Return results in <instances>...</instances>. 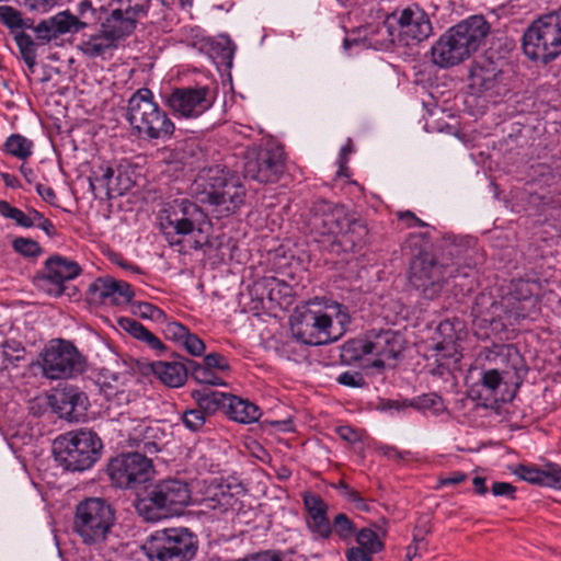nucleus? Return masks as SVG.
<instances>
[{
	"label": "nucleus",
	"instance_id": "f257e3e1",
	"mask_svg": "<svg viewBox=\"0 0 561 561\" xmlns=\"http://www.w3.org/2000/svg\"><path fill=\"white\" fill-rule=\"evenodd\" d=\"M350 323L351 317L341 304L331 302L324 308L319 304H309L295 310L290 330L297 342L323 345L342 337Z\"/></svg>",
	"mask_w": 561,
	"mask_h": 561
},
{
	"label": "nucleus",
	"instance_id": "f03ea898",
	"mask_svg": "<svg viewBox=\"0 0 561 561\" xmlns=\"http://www.w3.org/2000/svg\"><path fill=\"white\" fill-rule=\"evenodd\" d=\"M490 25L482 15H472L449 28L432 46L431 55L435 65L449 68L462 62L479 49Z\"/></svg>",
	"mask_w": 561,
	"mask_h": 561
},
{
	"label": "nucleus",
	"instance_id": "7ed1b4c3",
	"mask_svg": "<svg viewBox=\"0 0 561 561\" xmlns=\"http://www.w3.org/2000/svg\"><path fill=\"white\" fill-rule=\"evenodd\" d=\"M426 238L427 232L410 233L404 241L403 250H410L411 254L417 252L410 263V285L424 298L434 299L442 293L448 278L458 276V267L445 265L437 254L434 256L423 252Z\"/></svg>",
	"mask_w": 561,
	"mask_h": 561
},
{
	"label": "nucleus",
	"instance_id": "20e7f679",
	"mask_svg": "<svg viewBox=\"0 0 561 561\" xmlns=\"http://www.w3.org/2000/svg\"><path fill=\"white\" fill-rule=\"evenodd\" d=\"M104 426L117 446L135 447L145 454L159 451L165 438V432L158 422L139 417L129 410L119 412Z\"/></svg>",
	"mask_w": 561,
	"mask_h": 561
},
{
	"label": "nucleus",
	"instance_id": "39448f33",
	"mask_svg": "<svg viewBox=\"0 0 561 561\" xmlns=\"http://www.w3.org/2000/svg\"><path fill=\"white\" fill-rule=\"evenodd\" d=\"M192 500L188 484L179 479H164L146 490L135 502L139 516L156 522L169 515L180 514Z\"/></svg>",
	"mask_w": 561,
	"mask_h": 561
},
{
	"label": "nucleus",
	"instance_id": "423d86ee",
	"mask_svg": "<svg viewBox=\"0 0 561 561\" xmlns=\"http://www.w3.org/2000/svg\"><path fill=\"white\" fill-rule=\"evenodd\" d=\"M127 119L138 135L148 140L170 139L175 130L174 123L153 101L152 92L142 88L128 101Z\"/></svg>",
	"mask_w": 561,
	"mask_h": 561
},
{
	"label": "nucleus",
	"instance_id": "0eeeda50",
	"mask_svg": "<svg viewBox=\"0 0 561 561\" xmlns=\"http://www.w3.org/2000/svg\"><path fill=\"white\" fill-rule=\"evenodd\" d=\"M149 561H191L197 552V537L184 527L153 531L142 543Z\"/></svg>",
	"mask_w": 561,
	"mask_h": 561
},
{
	"label": "nucleus",
	"instance_id": "6e6552de",
	"mask_svg": "<svg viewBox=\"0 0 561 561\" xmlns=\"http://www.w3.org/2000/svg\"><path fill=\"white\" fill-rule=\"evenodd\" d=\"M102 442L92 431L69 432L54 443L56 461L69 471L90 469L101 457Z\"/></svg>",
	"mask_w": 561,
	"mask_h": 561
},
{
	"label": "nucleus",
	"instance_id": "1a4fd4ad",
	"mask_svg": "<svg viewBox=\"0 0 561 561\" xmlns=\"http://www.w3.org/2000/svg\"><path fill=\"white\" fill-rule=\"evenodd\" d=\"M525 55L545 64L561 54V7L534 21L523 36Z\"/></svg>",
	"mask_w": 561,
	"mask_h": 561
},
{
	"label": "nucleus",
	"instance_id": "9d476101",
	"mask_svg": "<svg viewBox=\"0 0 561 561\" xmlns=\"http://www.w3.org/2000/svg\"><path fill=\"white\" fill-rule=\"evenodd\" d=\"M402 336L392 330H371L365 339L352 340L342 347V356L359 360L365 355H374L371 366L383 368L385 362L394 359L402 351Z\"/></svg>",
	"mask_w": 561,
	"mask_h": 561
},
{
	"label": "nucleus",
	"instance_id": "9b49d317",
	"mask_svg": "<svg viewBox=\"0 0 561 561\" xmlns=\"http://www.w3.org/2000/svg\"><path fill=\"white\" fill-rule=\"evenodd\" d=\"M114 520L111 505L102 499L91 497L77 505L75 529L84 543L96 545L105 541Z\"/></svg>",
	"mask_w": 561,
	"mask_h": 561
},
{
	"label": "nucleus",
	"instance_id": "f8f14e48",
	"mask_svg": "<svg viewBox=\"0 0 561 561\" xmlns=\"http://www.w3.org/2000/svg\"><path fill=\"white\" fill-rule=\"evenodd\" d=\"M41 367L48 379H66L82 373L84 360L70 342L51 340L41 354Z\"/></svg>",
	"mask_w": 561,
	"mask_h": 561
},
{
	"label": "nucleus",
	"instance_id": "ddd939ff",
	"mask_svg": "<svg viewBox=\"0 0 561 561\" xmlns=\"http://www.w3.org/2000/svg\"><path fill=\"white\" fill-rule=\"evenodd\" d=\"M107 473L116 486L121 489H136L154 474L152 461L140 453L122 454L107 465Z\"/></svg>",
	"mask_w": 561,
	"mask_h": 561
},
{
	"label": "nucleus",
	"instance_id": "4468645a",
	"mask_svg": "<svg viewBox=\"0 0 561 561\" xmlns=\"http://www.w3.org/2000/svg\"><path fill=\"white\" fill-rule=\"evenodd\" d=\"M90 188L95 197L121 196L134 185L125 168L112 161H95L89 175Z\"/></svg>",
	"mask_w": 561,
	"mask_h": 561
},
{
	"label": "nucleus",
	"instance_id": "2eb2a0df",
	"mask_svg": "<svg viewBox=\"0 0 561 561\" xmlns=\"http://www.w3.org/2000/svg\"><path fill=\"white\" fill-rule=\"evenodd\" d=\"M284 152L277 147L248 150L243 175L260 183L276 182L284 172Z\"/></svg>",
	"mask_w": 561,
	"mask_h": 561
},
{
	"label": "nucleus",
	"instance_id": "dca6fc26",
	"mask_svg": "<svg viewBox=\"0 0 561 561\" xmlns=\"http://www.w3.org/2000/svg\"><path fill=\"white\" fill-rule=\"evenodd\" d=\"M214 104L208 87L175 88L167 99V105L174 115L195 119L206 113Z\"/></svg>",
	"mask_w": 561,
	"mask_h": 561
},
{
	"label": "nucleus",
	"instance_id": "f3484780",
	"mask_svg": "<svg viewBox=\"0 0 561 561\" xmlns=\"http://www.w3.org/2000/svg\"><path fill=\"white\" fill-rule=\"evenodd\" d=\"M149 5L150 0H119V7L102 23V30L115 42L128 36L136 22L147 14Z\"/></svg>",
	"mask_w": 561,
	"mask_h": 561
},
{
	"label": "nucleus",
	"instance_id": "a211bd4d",
	"mask_svg": "<svg viewBox=\"0 0 561 561\" xmlns=\"http://www.w3.org/2000/svg\"><path fill=\"white\" fill-rule=\"evenodd\" d=\"M435 251L445 265L458 267V275H460L462 267H470L472 264L477 251V239L472 236L447 232L436 240ZM463 275L467 274L463 272Z\"/></svg>",
	"mask_w": 561,
	"mask_h": 561
},
{
	"label": "nucleus",
	"instance_id": "6ab92c4d",
	"mask_svg": "<svg viewBox=\"0 0 561 561\" xmlns=\"http://www.w3.org/2000/svg\"><path fill=\"white\" fill-rule=\"evenodd\" d=\"M394 20L399 27V33L402 38L413 42H422L432 34V23L427 13L419 5H409L398 12H394L391 18L378 27V32L385 31L387 35H391L388 23Z\"/></svg>",
	"mask_w": 561,
	"mask_h": 561
},
{
	"label": "nucleus",
	"instance_id": "aec40b11",
	"mask_svg": "<svg viewBox=\"0 0 561 561\" xmlns=\"http://www.w3.org/2000/svg\"><path fill=\"white\" fill-rule=\"evenodd\" d=\"M80 273L81 268L75 261L55 256L46 261L44 271L35 278V284L50 296H60L65 282L76 278Z\"/></svg>",
	"mask_w": 561,
	"mask_h": 561
},
{
	"label": "nucleus",
	"instance_id": "412c9836",
	"mask_svg": "<svg viewBox=\"0 0 561 561\" xmlns=\"http://www.w3.org/2000/svg\"><path fill=\"white\" fill-rule=\"evenodd\" d=\"M92 302L104 306H125L134 298L131 286L113 277H99L89 286Z\"/></svg>",
	"mask_w": 561,
	"mask_h": 561
},
{
	"label": "nucleus",
	"instance_id": "4be33fe9",
	"mask_svg": "<svg viewBox=\"0 0 561 561\" xmlns=\"http://www.w3.org/2000/svg\"><path fill=\"white\" fill-rule=\"evenodd\" d=\"M306 510V525L309 531L320 539H328L332 535L331 522L328 516L329 505L324 500L312 492L302 495Z\"/></svg>",
	"mask_w": 561,
	"mask_h": 561
},
{
	"label": "nucleus",
	"instance_id": "5701e85b",
	"mask_svg": "<svg viewBox=\"0 0 561 561\" xmlns=\"http://www.w3.org/2000/svg\"><path fill=\"white\" fill-rule=\"evenodd\" d=\"M88 397L78 388L68 387L51 397V407L59 417L73 422L84 416Z\"/></svg>",
	"mask_w": 561,
	"mask_h": 561
},
{
	"label": "nucleus",
	"instance_id": "b1692460",
	"mask_svg": "<svg viewBox=\"0 0 561 561\" xmlns=\"http://www.w3.org/2000/svg\"><path fill=\"white\" fill-rule=\"evenodd\" d=\"M160 226L165 236H186L193 231L205 232L210 226L206 213H167Z\"/></svg>",
	"mask_w": 561,
	"mask_h": 561
},
{
	"label": "nucleus",
	"instance_id": "393cba45",
	"mask_svg": "<svg viewBox=\"0 0 561 561\" xmlns=\"http://www.w3.org/2000/svg\"><path fill=\"white\" fill-rule=\"evenodd\" d=\"M238 499L231 493L228 484L210 483L199 502L201 512L218 518L234 510Z\"/></svg>",
	"mask_w": 561,
	"mask_h": 561
},
{
	"label": "nucleus",
	"instance_id": "a878e982",
	"mask_svg": "<svg viewBox=\"0 0 561 561\" xmlns=\"http://www.w3.org/2000/svg\"><path fill=\"white\" fill-rule=\"evenodd\" d=\"M502 71L492 62L474 64L470 69L469 88L473 93L494 92L499 94Z\"/></svg>",
	"mask_w": 561,
	"mask_h": 561
},
{
	"label": "nucleus",
	"instance_id": "bb28decb",
	"mask_svg": "<svg viewBox=\"0 0 561 561\" xmlns=\"http://www.w3.org/2000/svg\"><path fill=\"white\" fill-rule=\"evenodd\" d=\"M515 474L533 484L561 489V467L558 465H547L542 470L534 466L520 465L516 468Z\"/></svg>",
	"mask_w": 561,
	"mask_h": 561
},
{
	"label": "nucleus",
	"instance_id": "cd10ccee",
	"mask_svg": "<svg viewBox=\"0 0 561 561\" xmlns=\"http://www.w3.org/2000/svg\"><path fill=\"white\" fill-rule=\"evenodd\" d=\"M225 413L230 420L241 424L254 423L262 415L261 409L255 403L230 393H228Z\"/></svg>",
	"mask_w": 561,
	"mask_h": 561
},
{
	"label": "nucleus",
	"instance_id": "c85d7f7f",
	"mask_svg": "<svg viewBox=\"0 0 561 561\" xmlns=\"http://www.w3.org/2000/svg\"><path fill=\"white\" fill-rule=\"evenodd\" d=\"M433 350L436 356L442 358H454L455 362L459 359L457 334L449 321H442L438 324L433 337Z\"/></svg>",
	"mask_w": 561,
	"mask_h": 561
},
{
	"label": "nucleus",
	"instance_id": "c756f323",
	"mask_svg": "<svg viewBox=\"0 0 561 561\" xmlns=\"http://www.w3.org/2000/svg\"><path fill=\"white\" fill-rule=\"evenodd\" d=\"M190 367L179 362H154L151 370L168 387L179 388L184 385Z\"/></svg>",
	"mask_w": 561,
	"mask_h": 561
},
{
	"label": "nucleus",
	"instance_id": "7c9ffc66",
	"mask_svg": "<svg viewBox=\"0 0 561 561\" xmlns=\"http://www.w3.org/2000/svg\"><path fill=\"white\" fill-rule=\"evenodd\" d=\"M213 192L208 193V201L216 206L225 205L230 202L233 208L240 207L244 191L240 186L227 182L226 179L220 178L218 183L211 184Z\"/></svg>",
	"mask_w": 561,
	"mask_h": 561
},
{
	"label": "nucleus",
	"instance_id": "2f4dec72",
	"mask_svg": "<svg viewBox=\"0 0 561 561\" xmlns=\"http://www.w3.org/2000/svg\"><path fill=\"white\" fill-rule=\"evenodd\" d=\"M117 322L124 331L129 333L133 337L146 343L151 350L159 353L165 350V346L161 340L135 319L122 317L117 320Z\"/></svg>",
	"mask_w": 561,
	"mask_h": 561
},
{
	"label": "nucleus",
	"instance_id": "473e14b6",
	"mask_svg": "<svg viewBox=\"0 0 561 561\" xmlns=\"http://www.w3.org/2000/svg\"><path fill=\"white\" fill-rule=\"evenodd\" d=\"M111 1L112 0H78L76 12L80 19L81 27H87L101 21Z\"/></svg>",
	"mask_w": 561,
	"mask_h": 561
},
{
	"label": "nucleus",
	"instance_id": "72a5a7b5",
	"mask_svg": "<svg viewBox=\"0 0 561 561\" xmlns=\"http://www.w3.org/2000/svg\"><path fill=\"white\" fill-rule=\"evenodd\" d=\"M116 47V42L102 28L99 33L89 36L80 44V49L89 58H96L105 55Z\"/></svg>",
	"mask_w": 561,
	"mask_h": 561
},
{
	"label": "nucleus",
	"instance_id": "f704fd0d",
	"mask_svg": "<svg viewBox=\"0 0 561 561\" xmlns=\"http://www.w3.org/2000/svg\"><path fill=\"white\" fill-rule=\"evenodd\" d=\"M479 385L481 387L480 394L486 399L505 400L504 397H499L501 389L505 387V382L503 381V375L497 369L483 370Z\"/></svg>",
	"mask_w": 561,
	"mask_h": 561
},
{
	"label": "nucleus",
	"instance_id": "c9c22d12",
	"mask_svg": "<svg viewBox=\"0 0 561 561\" xmlns=\"http://www.w3.org/2000/svg\"><path fill=\"white\" fill-rule=\"evenodd\" d=\"M193 398L196 400L198 409L203 413L213 414L218 409H226L228 393L220 391H195Z\"/></svg>",
	"mask_w": 561,
	"mask_h": 561
},
{
	"label": "nucleus",
	"instance_id": "e433bc0d",
	"mask_svg": "<svg viewBox=\"0 0 561 561\" xmlns=\"http://www.w3.org/2000/svg\"><path fill=\"white\" fill-rule=\"evenodd\" d=\"M493 318L491 323L497 325L500 323L502 329H507L518 324V316L514 313V306L510 302L508 297L503 298L500 302L492 304Z\"/></svg>",
	"mask_w": 561,
	"mask_h": 561
},
{
	"label": "nucleus",
	"instance_id": "4c0bfd02",
	"mask_svg": "<svg viewBox=\"0 0 561 561\" xmlns=\"http://www.w3.org/2000/svg\"><path fill=\"white\" fill-rule=\"evenodd\" d=\"M33 142L20 134H12L4 142V151L19 159L26 160L33 154Z\"/></svg>",
	"mask_w": 561,
	"mask_h": 561
},
{
	"label": "nucleus",
	"instance_id": "58836bf2",
	"mask_svg": "<svg viewBox=\"0 0 561 561\" xmlns=\"http://www.w3.org/2000/svg\"><path fill=\"white\" fill-rule=\"evenodd\" d=\"M187 365L192 370L193 378L199 382L210 386H224L225 381L221 377L217 376L214 373V369L208 368L202 364L195 363L193 360H188Z\"/></svg>",
	"mask_w": 561,
	"mask_h": 561
},
{
	"label": "nucleus",
	"instance_id": "ea45409f",
	"mask_svg": "<svg viewBox=\"0 0 561 561\" xmlns=\"http://www.w3.org/2000/svg\"><path fill=\"white\" fill-rule=\"evenodd\" d=\"M53 24H55V30L58 35L68 33V32H78L82 30L80 25V19L76 14H71L68 11L60 12L51 18Z\"/></svg>",
	"mask_w": 561,
	"mask_h": 561
},
{
	"label": "nucleus",
	"instance_id": "a19ab883",
	"mask_svg": "<svg viewBox=\"0 0 561 561\" xmlns=\"http://www.w3.org/2000/svg\"><path fill=\"white\" fill-rule=\"evenodd\" d=\"M133 312L144 319H149L157 322H162L167 319V314L162 309L147 301L134 304Z\"/></svg>",
	"mask_w": 561,
	"mask_h": 561
},
{
	"label": "nucleus",
	"instance_id": "79ce46f5",
	"mask_svg": "<svg viewBox=\"0 0 561 561\" xmlns=\"http://www.w3.org/2000/svg\"><path fill=\"white\" fill-rule=\"evenodd\" d=\"M331 528L332 533L342 540L351 538L356 531L355 525L344 513H340L334 517Z\"/></svg>",
	"mask_w": 561,
	"mask_h": 561
},
{
	"label": "nucleus",
	"instance_id": "37998d69",
	"mask_svg": "<svg viewBox=\"0 0 561 561\" xmlns=\"http://www.w3.org/2000/svg\"><path fill=\"white\" fill-rule=\"evenodd\" d=\"M356 541L359 548L367 550L370 553H376L381 550V542L377 535L368 528L359 530L356 535Z\"/></svg>",
	"mask_w": 561,
	"mask_h": 561
},
{
	"label": "nucleus",
	"instance_id": "c03bdc74",
	"mask_svg": "<svg viewBox=\"0 0 561 561\" xmlns=\"http://www.w3.org/2000/svg\"><path fill=\"white\" fill-rule=\"evenodd\" d=\"M2 354L10 363L20 362L25 356L23 344L14 339H8L2 344Z\"/></svg>",
	"mask_w": 561,
	"mask_h": 561
},
{
	"label": "nucleus",
	"instance_id": "a18cd8bd",
	"mask_svg": "<svg viewBox=\"0 0 561 561\" xmlns=\"http://www.w3.org/2000/svg\"><path fill=\"white\" fill-rule=\"evenodd\" d=\"M0 21L10 28H21L23 26L20 12L9 5H0Z\"/></svg>",
	"mask_w": 561,
	"mask_h": 561
},
{
	"label": "nucleus",
	"instance_id": "49530a36",
	"mask_svg": "<svg viewBox=\"0 0 561 561\" xmlns=\"http://www.w3.org/2000/svg\"><path fill=\"white\" fill-rule=\"evenodd\" d=\"M182 421L192 432H197L205 424V414L199 409L187 410L183 413Z\"/></svg>",
	"mask_w": 561,
	"mask_h": 561
},
{
	"label": "nucleus",
	"instance_id": "de8ad7c7",
	"mask_svg": "<svg viewBox=\"0 0 561 561\" xmlns=\"http://www.w3.org/2000/svg\"><path fill=\"white\" fill-rule=\"evenodd\" d=\"M13 248L16 252L25 256H36L41 252V248L37 242L25 238L15 239L13 241Z\"/></svg>",
	"mask_w": 561,
	"mask_h": 561
},
{
	"label": "nucleus",
	"instance_id": "09e8293b",
	"mask_svg": "<svg viewBox=\"0 0 561 561\" xmlns=\"http://www.w3.org/2000/svg\"><path fill=\"white\" fill-rule=\"evenodd\" d=\"M188 332L190 331L185 325L175 321L169 322L164 329V334L167 339L172 340L179 343L180 345L182 344Z\"/></svg>",
	"mask_w": 561,
	"mask_h": 561
},
{
	"label": "nucleus",
	"instance_id": "8fccbe9b",
	"mask_svg": "<svg viewBox=\"0 0 561 561\" xmlns=\"http://www.w3.org/2000/svg\"><path fill=\"white\" fill-rule=\"evenodd\" d=\"M36 37L43 42H49L51 39L58 38V33L55 30V24H53L51 18L49 20H45L41 22L35 28Z\"/></svg>",
	"mask_w": 561,
	"mask_h": 561
},
{
	"label": "nucleus",
	"instance_id": "3c124183",
	"mask_svg": "<svg viewBox=\"0 0 561 561\" xmlns=\"http://www.w3.org/2000/svg\"><path fill=\"white\" fill-rule=\"evenodd\" d=\"M181 345L193 356H201L205 351L204 342L191 332L187 333Z\"/></svg>",
	"mask_w": 561,
	"mask_h": 561
},
{
	"label": "nucleus",
	"instance_id": "603ef678",
	"mask_svg": "<svg viewBox=\"0 0 561 561\" xmlns=\"http://www.w3.org/2000/svg\"><path fill=\"white\" fill-rule=\"evenodd\" d=\"M417 404L421 409L433 411V413L444 410L442 398L435 393H427L419 398Z\"/></svg>",
	"mask_w": 561,
	"mask_h": 561
},
{
	"label": "nucleus",
	"instance_id": "864d4df0",
	"mask_svg": "<svg viewBox=\"0 0 561 561\" xmlns=\"http://www.w3.org/2000/svg\"><path fill=\"white\" fill-rule=\"evenodd\" d=\"M336 381L352 388H360L365 385V379L359 371H344L336 378Z\"/></svg>",
	"mask_w": 561,
	"mask_h": 561
},
{
	"label": "nucleus",
	"instance_id": "5fc2aeb1",
	"mask_svg": "<svg viewBox=\"0 0 561 561\" xmlns=\"http://www.w3.org/2000/svg\"><path fill=\"white\" fill-rule=\"evenodd\" d=\"M204 366H207L210 369H217L220 371H225L229 369V363L225 356L219 353H210L204 357Z\"/></svg>",
	"mask_w": 561,
	"mask_h": 561
},
{
	"label": "nucleus",
	"instance_id": "6e6d98bb",
	"mask_svg": "<svg viewBox=\"0 0 561 561\" xmlns=\"http://www.w3.org/2000/svg\"><path fill=\"white\" fill-rule=\"evenodd\" d=\"M5 217H9L22 227L31 228L36 225V216L39 213H2Z\"/></svg>",
	"mask_w": 561,
	"mask_h": 561
},
{
	"label": "nucleus",
	"instance_id": "4d7b16f0",
	"mask_svg": "<svg viewBox=\"0 0 561 561\" xmlns=\"http://www.w3.org/2000/svg\"><path fill=\"white\" fill-rule=\"evenodd\" d=\"M494 496H505L507 499H515L516 488L508 482H494L491 488Z\"/></svg>",
	"mask_w": 561,
	"mask_h": 561
},
{
	"label": "nucleus",
	"instance_id": "13d9d810",
	"mask_svg": "<svg viewBox=\"0 0 561 561\" xmlns=\"http://www.w3.org/2000/svg\"><path fill=\"white\" fill-rule=\"evenodd\" d=\"M58 0H23L24 5L30 10L46 12L56 4Z\"/></svg>",
	"mask_w": 561,
	"mask_h": 561
},
{
	"label": "nucleus",
	"instance_id": "bf43d9fd",
	"mask_svg": "<svg viewBox=\"0 0 561 561\" xmlns=\"http://www.w3.org/2000/svg\"><path fill=\"white\" fill-rule=\"evenodd\" d=\"M371 554L363 548H351L346 552L347 561H371Z\"/></svg>",
	"mask_w": 561,
	"mask_h": 561
},
{
	"label": "nucleus",
	"instance_id": "052dcab7",
	"mask_svg": "<svg viewBox=\"0 0 561 561\" xmlns=\"http://www.w3.org/2000/svg\"><path fill=\"white\" fill-rule=\"evenodd\" d=\"M399 220L409 228L427 227V225L415 217L414 213H398Z\"/></svg>",
	"mask_w": 561,
	"mask_h": 561
},
{
	"label": "nucleus",
	"instance_id": "680f3d73",
	"mask_svg": "<svg viewBox=\"0 0 561 561\" xmlns=\"http://www.w3.org/2000/svg\"><path fill=\"white\" fill-rule=\"evenodd\" d=\"M467 479L466 473L461 471H455L450 473L448 477L440 478L439 484L440 485H455L463 482Z\"/></svg>",
	"mask_w": 561,
	"mask_h": 561
},
{
	"label": "nucleus",
	"instance_id": "e2e57ef3",
	"mask_svg": "<svg viewBox=\"0 0 561 561\" xmlns=\"http://www.w3.org/2000/svg\"><path fill=\"white\" fill-rule=\"evenodd\" d=\"M336 432L342 439L348 443H355L358 439L357 433L350 426H340Z\"/></svg>",
	"mask_w": 561,
	"mask_h": 561
},
{
	"label": "nucleus",
	"instance_id": "0e129e2a",
	"mask_svg": "<svg viewBox=\"0 0 561 561\" xmlns=\"http://www.w3.org/2000/svg\"><path fill=\"white\" fill-rule=\"evenodd\" d=\"M36 220L37 221H36L35 227L41 228L48 236H54L55 234V232H56L55 226L48 219L44 218L41 213L38 214V216H36Z\"/></svg>",
	"mask_w": 561,
	"mask_h": 561
},
{
	"label": "nucleus",
	"instance_id": "69168bd1",
	"mask_svg": "<svg viewBox=\"0 0 561 561\" xmlns=\"http://www.w3.org/2000/svg\"><path fill=\"white\" fill-rule=\"evenodd\" d=\"M353 152V142L352 140L348 138L346 140V144L341 148V151H340V159H339V163H340V169L342 170L344 168V165L347 163V160H348V156Z\"/></svg>",
	"mask_w": 561,
	"mask_h": 561
},
{
	"label": "nucleus",
	"instance_id": "338daca9",
	"mask_svg": "<svg viewBox=\"0 0 561 561\" xmlns=\"http://www.w3.org/2000/svg\"><path fill=\"white\" fill-rule=\"evenodd\" d=\"M37 192L42 196V198L44 201H46L50 206H56V204H55L56 194L53 191V188H50L48 186L38 185Z\"/></svg>",
	"mask_w": 561,
	"mask_h": 561
},
{
	"label": "nucleus",
	"instance_id": "774afa93",
	"mask_svg": "<svg viewBox=\"0 0 561 561\" xmlns=\"http://www.w3.org/2000/svg\"><path fill=\"white\" fill-rule=\"evenodd\" d=\"M378 450L389 459H400L403 457L402 453L399 451L394 446L382 445L378 447Z\"/></svg>",
	"mask_w": 561,
	"mask_h": 561
}]
</instances>
